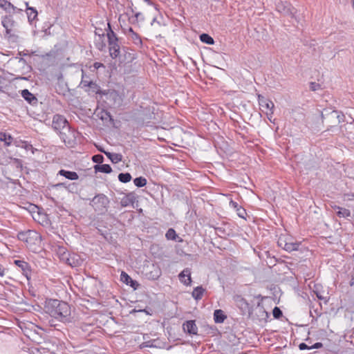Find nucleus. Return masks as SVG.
<instances>
[{
  "mask_svg": "<svg viewBox=\"0 0 354 354\" xmlns=\"http://www.w3.org/2000/svg\"><path fill=\"white\" fill-rule=\"evenodd\" d=\"M22 97L27 101L30 104L35 105L37 104V97L30 93L28 89H24L21 91Z\"/></svg>",
  "mask_w": 354,
  "mask_h": 354,
  "instance_id": "24",
  "label": "nucleus"
},
{
  "mask_svg": "<svg viewBox=\"0 0 354 354\" xmlns=\"http://www.w3.org/2000/svg\"><path fill=\"white\" fill-rule=\"evenodd\" d=\"M86 88H88V89L86 88V91H91L93 93L100 94L102 95V91H103V90H100V86L95 82H91V84Z\"/></svg>",
  "mask_w": 354,
  "mask_h": 354,
  "instance_id": "35",
  "label": "nucleus"
},
{
  "mask_svg": "<svg viewBox=\"0 0 354 354\" xmlns=\"http://www.w3.org/2000/svg\"><path fill=\"white\" fill-rule=\"evenodd\" d=\"M106 156L111 161V162L114 164L118 163L122 160V156L120 153H114L109 152L106 153Z\"/></svg>",
  "mask_w": 354,
  "mask_h": 354,
  "instance_id": "34",
  "label": "nucleus"
},
{
  "mask_svg": "<svg viewBox=\"0 0 354 354\" xmlns=\"http://www.w3.org/2000/svg\"><path fill=\"white\" fill-rule=\"evenodd\" d=\"M332 207L336 211V214L339 218H347L351 216V212L348 209L337 205H334Z\"/></svg>",
  "mask_w": 354,
  "mask_h": 354,
  "instance_id": "27",
  "label": "nucleus"
},
{
  "mask_svg": "<svg viewBox=\"0 0 354 354\" xmlns=\"http://www.w3.org/2000/svg\"><path fill=\"white\" fill-rule=\"evenodd\" d=\"M310 89L313 91H316L322 89V86L319 83L311 82H310Z\"/></svg>",
  "mask_w": 354,
  "mask_h": 354,
  "instance_id": "45",
  "label": "nucleus"
},
{
  "mask_svg": "<svg viewBox=\"0 0 354 354\" xmlns=\"http://www.w3.org/2000/svg\"><path fill=\"white\" fill-rule=\"evenodd\" d=\"M95 33L99 37H104L105 32L102 27H95Z\"/></svg>",
  "mask_w": 354,
  "mask_h": 354,
  "instance_id": "46",
  "label": "nucleus"
},
{
  "mask_svg": "<svg viewBox=\"0 0 354 354\" xmlns=\"http://www.w3.org/2000/svg\"><path fill=\"white\" fill-rule=\"evenodd\" d=\"M136 272L141 274L142 278L148 280H156L161 274L160 267H136Z\"/></svg>",
  "mask_w": 354,
  "mask_h": 354,
  "instance_id": "6",
  "label": "nucleus"
},
{
  "mask_svg": "<svg viewBox=\"0 0 354 354\" xmlns=\"http://www.w3.org/2000/svg\"><path fill=\"white\" fill-rule=\"evenodd\" d=\"M133 183L138 187H142L147 185V179L142 176H140L133 180Z\"/></svg>",
  "mask_w": 354,
  "mask_h": 354,
  "instance_id": "39",
  "label": "nucleus"
},
{
  "mask_svg": "<svg viewBox=\"0 0 354 354\" xmlns=\"http://www.w3.org/2000/svg\"><path fill=\"white\" fill-rule=\"evenodd\" d=\"M100 25H102L104 28V30H106V36L108 38L109 44L118 41V38L116 36L115 33L113 32V30L111 29V24L109 22L106 23L107 29L105 28L106 24L104 21H101L100 23Z\"/></svg>",
  "mask_w": 354,
  "mask_h": 354,
  "instance_id": "15",
  "label": "nucleus"
},
{
  "mask_svg": "<svg viewBox=\"0 0 354 354\" xmlns=\"http://www.w3.org/2000/svg\"><path fill=\"white\" fill-rule=\"evenodd\" d=\"M183 328L185 332L189 335H196L198 333V327L196 326L194 320L185 322L183 325Z\"/></svg>",
  "mask_w": 354,
  "mask_h": 354,
  "instance_id": "18",
  "label": "nucleus"
},
{
  "mask_svg": "<svg viewBox=\"0 0 354 354\" xmlns=\"http://www.w3.org/2000/svg\"><path fill=\"white\" fill-rule=\"evenodd\" d=\"M132 177L131 175L127 172V173H120L118 175V180L121 183H129L131 180Z\"/></svg>",
  "mask_w": 354,
  "mask_h": 354,
  "instance_id": "38",
  "label": "nucleus"
},
{
  "mask_svg": "<svg viewBox=\"0 0 354 354\" xmlns=\"http://www.w3.org/2000/svg\"><path fill=\"white\" fill-rule=\"evenodd\" d=\"M120 281L130 286L133 290H137L140 286L138 281L131 279L125 272H122L120 274Z\"/></svg>",
  "mask_w": 354,
  "mask_h": 354,
  "instance_id": "16",
  "label": "nucleus"
},
{
  "mask_svg": "<svg viewBox=\"0 0 354 354\" xmlns=\"http://www.w3.org/2000/svg\"><path fill=\"white\" fill-rule=\"evenodd\" d=\"M68 125V120L63 115L55 114L53 116L52 127L57 133Z\"/></svg>",
  "mask_w": 354,
  "mask_h": 354,
  "instance_id": "10",
  "label": "nucleus"
},
{
  "mask_svg": "<svg viewBox=\"0 0 354 354\" xmlns=\"http://www.w3.org/2000/svg\"><path fill=\"white\" fill-rule=\"evenodd\" d=\"M230 205L231 207H232L234 209H236L237 212V215L240 218H245V216L246 215V212L244 208H243L241 206H240L236 202L234 201H231L230 202Z\"/></svg>",
  "mask_w": 354,
  "mask_h": 354,
  "instance_id": "30",
  "label": "nucleus"
},
{
  "mask_svg": "<svg viewBox=\"0 0 354 354\" xmlns=\"http://www.w3.org/2000/svg\"><path fill=\"white\" fill-rule=\"evenodd\" d=\"M345 116L344 114H339L337 111H332L328 113H322V118L323 121L324 120H329L332 123H340L344 121Z\"/></svg>",
  "mask_w": 354,
  "mask_h": 354,
  "instance_id": "11",
  "label": "nucleus"
},
{
  "mask_svg": "<svg viewBox=\"0 0 354 354\" xmlns=\"http://www.w3.org/2000/svg\"><path fill=\"white\" fill-rule=\"evenodd\" d=\"M90 205L99 214H103L108 209L109 199L104 194H99L93 198L90 202Z\"/></svg>",
  "mask_w": 354,
  "mask_h": 354,
  "instance_id": "3",
  "label": "nucleus"
},
{
  "mask_svg": "<svg viewBox=\"0 0 354 354\" xmlns=\"http://www.w3.org/2000/svg\"><path fill=\"white\" fill-rule=\"evenodd\" d=\"M58 134L67 147H73L76 144L77 133L71 128L70 124L60 131Z\"/></svg>",
  "mask_w": 354,
  "mask_h": 354,
  "instance_id": "4",
  "label": "nucleus"
},
{
  "mask_svg": "<svg viewBox=\"0 0 354 354\" xmlns=\"http://www.w3.org/2000/svg\"><path fill=\"white\" fill-rule=\"evenodd\" d=\"M88 77L82 71V81L80 82V86L82 88H86L92 82L91 80H88Z\"/></svg>",
  "mask_w": 354,
  "mask_h": 354,
  "instance_id": "41",
  "label": "nucleus"
},
{
  "mask_svg": "<svg viewBox=\"0 0 354 354\" xmlns=\"http://www.w3.org/2000/svg\"><path fill=\"white\" fill-rule=\"evenodd\" d=\"M1 24L6 29V35H10L12 28L15 26L16 22L11 15L2 17Z\"/></svg>",
  "mask_w": 354,
  "mask_h": 354,
  "instance_id": "13",
  "label": "nucleus"
},
{
  "mask_svg": "<svg viewBox=\"0 0 354 354\" xmlns=\"http://www.w3.org/2000/svg\"><path fill=\"white\" fill-rule=\"evenodd\" d=\"M234 302L237 307H239L242 310H245L248 308L249 304L247 301L241 295H235L233 298Z\"/></svg>",
  "mask_w": 354,
  "mask_h": 354,
  "instance_id": "25",
  "label": "nucleus"
},
{
  "mask_svg": "<svg viewBox=\"0 0 354 354\" xmlns=\"http://www.w3.org/2000/svg\"><path fill=\"white\" fill-rule=\"evenodd\" d=\"M142 347H153V344L151 341L145 342L142 344Z\"/></svg>",
  "mask_w": 354,
  "mask_h": 354,
  "instance_id": "52",
  "label": "nucleus"
},
{
  "mask_svg": "<svg viewBox=\"0 0 354 354\" xmlns=\"http://www.w3.org/2000/svg\"><path fill=\"white\" fill-rule=\"evenodd\" d=\"M335 126H333V125H329V128L327 129L326 131H324V133L326 132L327 131H334V129H335Z\"/></svg>",
  "mask_w": 354,
  "mask_h": 354,
  "instance_id": "56",
  "label": "nucleus"
},
{
  "mask_svg": "<svg viewBox=\"0 0 354 354\" xmlns=\"http://www.w3.org/2000/svg\"><path fill=\"white\" fill-rule=\"evenodd\" d=\"M293 115H297V119H298L299 120H303L304 118V115L303 112L300 110L295 111L293 112Z\"/></svg>",
  "mask_w": 354,
  "mask_h": 354,
  "instance_id": "48",
  "label": "nucleus"
},
{
  "mask_svg": "<svg viewBox=\"0 0 354 354\" xmlns=\"http://www.w3.org/2000/svg\"><path fill=\"white\" fill-rule=\"evenodd\" d=\"M277 245L284 250L290 252L299 250L301 243L292 241V239L289 236L281 235L278 239Z\"/></svg>",
  "mask_w": 354,
  "mask_h": 354,
  "instance_id": "5",
  "label": "nucleus"
},
{
  "mask_svg": "<svg viewBox=\"0 0 354 354\" xmlns=\"http://www.w3.org/2000/svg\"><path fill=\"white\" fill-rule=\"evenodd\" d=\"M340 129L342 133L346 131L344 134L349 140H354V124L350 122L346 125L341 126Z\"/></svg>",
  "mask_w": 354,
  "mask_h": 354,
  "instance_id": "23",
  "label": "nucleus"
},
{
  "mask_svg": "<svg viewBox=\"0 0 354 354\" xmlns=\"http://www.w3.org/2000/svg\"><path fill=\"white\" fill-rule=\"evenodd\" d=\"M93 66L95 69H99L101 67L104 68V65L100 62H95Z\"/></svg>",
  "mask_w": 354,
  "mask_h": 354,
  "instance_id": "50",
  "label": "nucleus"
},
{
  "mask_svg": "<svg viewBox=\"0 0 354 354\" xmlns=\"http://www.w3.org/2000/svg\"><path fill=\"white\" fill-rule=\"evenodd\" d=\"M205 290L202 286H197L192 292V297L197 301L200 300L202 299Z\"/></svg>",
  "mask_w": 354,
  "mask_h": 354,
  "instance_id": "33",
  "label": "nucleus"
},
{
  "mask_svg": "<svg viewBox=\"0 0 354 354\" xmlns=\"http://www.w3.org/2000/svg\"><path fill=\"white\" fill-rule=\"evenodd\" d=\"M0 142H3L5 147H9L12 145L19 147V142L14 139L10 134L5 132H0Z\"/></svg>",
  "mask_w": 354,
  "mask_h": 354,
  "instance_id": "14",
  "label": "nucleus"
},
{
  "mask_svg": "<svg viewBox=\"0 0 354 354\" xmlns=\"http://www.w3.org/2000/svg\"><path fill=\"white\" fill-rule=\"evenodd\" d=\"M351 286H353L354 284V278H353L350 283Z\"/></svg>",
  "mask_w": 354,
  "mask_h": 354,
  "instance_id": "61",
  "label": "nucleus"
},
{
  "mask_svg": "<svg viewBox=\"0 0 354 354\" xmlns=\"http://www.w3.org/2000/svg\"><path fill=\"white\" fill-rule=\"evenodd\" d=\"M15 161L17 162L21 163V160L19 159H15Z\"/></svg>",
  "mask_w": 354,
  "mask_h": 354,
  "instance_id": "63",
  "label": "nucleus"
},
{
  "mask_svg": "<svg viewBox=\"0 0 354 354\" xmlns=\"http://www.w3.org/2000/svg\"><path fill=\"white\" fill-rule=\"evenodd\" d=\"M109 49L110 56L113 59H115L119 56L120 46L118 44V41L109 44Z\"/></svg>",
  "mask_w": 354,
  "mask_h": 354,
  "instance_id": "29",
  "label": "nucleus"
},
{
  "mask_svg": "<svg viewBox=\"0 0 354 354\" xmlns=\"http://www.w3.org/2000/svg\"><path fill=\"white\" fill-rule=\"evenodd\" d=\"M57 255L60 260V263H65L67 266H74L75 257H71L66 248L59 247L57 250Z\"/></svg>",
  "mask_w": 354,
  "mask_h": 354,
  "instance_id": "9",
  "label": "nucleus"
},
{
  "mask_svg": "<svg viewBox=\"0 0 354 354\" xmlns=\"http://www.w3.org/2000/svg\"><path fill=\"white\" fill-rule=\"evenodd\" d=\"M272 315L274 318L279 319L283 315V313L280 308L276 306L272 310Z\"/></svg>",
  "mask_w": 354,
  "mask_h": 354,
  "instance_id": "44",
  "label": "nucleus"
},
{
  "mask_svg": "<svg viewBox=\"0 0 354 354\" xmlns=\"http://www.w3.org/2000/svg\"><path fill=\"white\" fill-rule=\"evenodd\" d=\"M130 22L133 24H137L138 21H144L145 17L142 13L138 12H136L134 16L129 18Z\"/></svg>",
  "mask_w": 354,
  "mask_h": 354,
  "instance_id": "37",
  "label": "nucleus"
},
{
  "mask_svg": "<svg viewBox=\"0 0 354 354\" xmlns=\"http://www.w3.org/2000/svg\"><path fill=\"white\" fill-rule=\"evenodd\" d=\"M226 319L222 310H216L214 313V319L216 323H223Z\"/></svg>",
  "mask_w": 354,
  "mask_h": 354,
  "instance_id": "32",
  "label": "nucleus"
},
{
  "mask_svg": "<svg viewBox=\"0 0 354 354\" xmlns=\"http://www.w3.org/2000/svg\"><path fill=\"white\" fill-rule=\"evenodd\" d=\"M3 80H4L3 78L1 76H0V91H2L3 88V87L2 86V84L3 83Z\"/></svg>",
  "mask_w": 354,
  "mask_h": 354,
  "instance_id": "55",
  "label": "nucleus"
},
{
  "mask_svg": "<svg viewBox=\"0 0 354 354\" xmlns=\"http://www.w3.org/2000/svg\"><path fill=\"white\" fill-rule=\"evenodd\" d=\"M21 142L24 144V146H23V147H24L26 150L32 149V146L30 144H28L26 142Z\"/></svg>",
  "mask_w": 354,
  "mask_h": 354,
  "instance_id": "53",
  "label": "nucleus"
},
{
  "mask_svg": "<svg viewBox=\"0 0 354 354\" xmlns=\"http://www.w3.org/2000/svg\"><path fill=\"white\" fill-rule=\"evenodd\" d=\"M277 10L283 16L290 17L292 19H295L296 9L287 1H280L276 6Z\"/></svg>",
  "mask_w": 354,
  "mask_h": 354,
  "instance_id": "8",
  "label": "nucleus"
},
{
  "mask_svg": "<svg viewBox=\"0 0 354 354\" xmlns=\"http://www.w3.org/2000/svg\"><path fill=\"white\" fill-rule=\"evenodd\" d=\"M102 95L105 96L106 100L113 106H120L123 102L122 95L118 91L113 89L103 90Z\"/></svg>",
  "mask_w": 354,
  "mask_h": 354,
  "instance_id": "7",
  "label": "nucleus"
},
{
  "mask_svg": "<svg viewBox=\"0 0 354 354\" xmlns=\"http://www.w3.org/2000/svg\"><path fill=\"white\" fill-rule=\"evenodd\" d=\"M136 201L137 196L136 194L129 192L121 199L120 205L122 207H127L130 205H133Z\"/></svg>",
  "mask_w": 354,
  "mask_h": 354,
  "instance_id": "19",
  "label": "nucleus"
},
{
  "mask_svg": "<svg viewBox=\"0 0 354 354\" xmlns=\"http://www.w3.org/2000/svg\"><path fill=\"white\" fill-rule=\"evenodd\" d=\"M39 251H37V252H34L35 254L33 255H30L29 259L32 263L37 266V264L42 265L45 264L47 265V262L46 261L45 258L43 257L42 254L39 253ZM41 253H45L44 251L41 250L40 251Z\"/></svg>",
  "mask_w": 354,
  "mask_h": 354,
  "instance_id": "20",
  "label": "nucleus"
},
{
  "mask_svg": "<svg viewBox=\"0 0 354 354\" xmlns=\"http://www.w3.org/2000/svg\"><path fill=\"white\" fill-rule=\"evenodd\" d=\"M149 5H153V2L151 0H144Z\"/></svg>",
  "mask_w": 354,
  "mask_h": 354,
  "instance_id": "59",
  "label": "nucleus"
},
{
  "mask_svg": "<svg viewBox=\"0 0 354 354\" xmlns=\"http://www.w3.org/2000/svg\"><path fill=\"white\" fill-rule=\"evenodd\" d=\"M97 149H98V151H100V152H102V153H104L105 155H106V153H109V151H105V150H104L102 147H97Z\"/></svg>",
  "mask_w": 354,
  "mask_h": 354,
  "instance_id": "57",
  "label": "nucleus"
},
{
  "mask_svg": "<svg viewBox=\"0 0 354 354\" xmlns=\"http://www.w3.org/2000/svg\"><path fill=\"white\" fill-rule=\"evenodd\" d=\"M179 280L181 283L186 286H189L191 284L192 278H191V271L187 268L183 270L178 275Z\"/></svg>",
  "mask_w": 354,
  "mask_h": 354,
  "instance_id": "21",
  "label": "nucleus"
},
{
  "mask_svg": "<svg viewBox=\"0 0 354 354\" xmlns=\"http://www.w3.org/2000/svg\"><path fill=\"white\" fill-rule=\"evenodd\" d=\"M17 238L24 242L26 248L32 252L41 251V236L35 230L21 231L18 232Z\"/></svg>",
  "mask_w": 354,
  "mask_h": 354,
  "instance_id": "2",
  "label": "nucleus"
},
{
  "mask_svg": "<svg viewBox=\"0 0 354 354\" xmlns=\"http://www.w3.org/2000/svg\"><path fill=\"white\" fill-rule=\"evenodd\" d=\"M272 116V115H268V120H269L270 121H272V120H271Z\"/></svg>",
  "mask_w": 354,
  "mask_h": 354,
  "instance_id": "62",
  "label": "nucleus"
},
{
  "mask_svg": "<svg viewBox=\"0 0 354 354\" xmlns=\"http://www.w3.org/2000/svg\"><path fill=\"white\" fill-rule=\"evenodd\" d=\"M100 119L102 120H109L110 122H113V119L111 113L107 111H102L100 113Z\"/></svg>",
  "mask_w": 354,
  "mask_h": 354,
  "instance_id": "40",
  "label": "nucleus"
},
{
  "mask_svg": "<svg viewBox=\"0 0 354 354\" xmlns=\"http://www.w3.org/2000/svg\"><path fill=\"white\" fill-rule=\"evenodd\" d=\"M58 175L62 176L66 178L71 180H75L79 178V176L75 171H68L65 169H60L58 171Z\"/></svg>",
  "mask_w": 354,
  "mask_h": 354,
  "instance_id": "26",
  "label": "nucleus"
},
{
  "mask_svg": "<svg viewBox=\"0 0 354 354\" xmlns=\"http://www.w3.org/2000/svg\"><path fill=\"white\" fill-rule=\"evenodd\" d=\"M258 101L259 106L263 109L262 111H263V109L267 110V115L273 114V109L274 107V105L271 100L266 98L261 95H258Z\"/></svg>",
  "mask_w": 354,
  "mask_h": 354,
  "instance_id": "12",
  "label": "nucleus"
},
{
  "mask_svg": "<svg viewBox=\"0 0 354 354\" xmlns=\"http://www.w3.org/2000/svg\"><path fill=\"white\" fill-rule=\"evenodd\" d=\"M19 263H20V261L15 260V263L17 266H21V265L19 264Z\"/></svg>",
  "mask_w": 354,
  "mask_h": 354,
  "instance_id": "60",
  "label": "nucleus"
},
{
  "mask_svg": "<svg viewBox=\"0 0 354 354\" xmlns=\"http://www.w3.org/2000/svg\"><path fill=\"white\" fill-rule=\"evenodd\" d=\"M0 8L10 14L11 13L10 10H12V13L21 12L23 11L22 9L18 8L6 0H3V1L0 0Z\"/></svg>",
  "mask_w": 354,
  "mask_h": 354,
  "instance_id": "17",
  "label": "nucleus"
},
{
  "mask_svg": "<svg viewBox=\"0 0 354 354\" xmlns=\"http://www.w3.org/2000/svg\"><path fill=\"white\" fill-rule=\"evenodd\" d=\"M91 159L94 162L97 163V165H100L104 161V157L101 154L94 155L92 156Z\"/></svg>",
  "mask_w": 354,
  "mask_h": 354,
  "instance_id": "43",
  "label": "nucleus"
},
{
  "mask_svg": "<svg viewBox=\"0 0 354 354\" xmlns=\"http://www.w3.org/2000/svg\"><path fill=\"white\" fill-rule=\"evenodd\" d=\"M21 268L22 269L23 274L26 276L27 279L29 280L30 278V273H29L30 272L29 268L30 267H21Z\"/></svg>",
  "mask_w": 354,
  "mask_h": 354,
  "instance_id": "47",
  "label": "nucleus"
},
{
  "mask_svg": "<svg viewBox=\"0 0 354 354\" xmlns=\"http://www.w3.org/2000/svg\"><path fill=\"white\" fill-rule=\"evenodd\" d=\"M165 237L168 240H176L178 239V242H182L183 241V239L181 238H180L176 231L173 229V228H169L166 234H165Z\"/></svg>",
  "mask_w": 354,
  "mask_h": 354,
  "instance_id": "31",
  "label": "nucleus"
},
{
  "mask_svg": "<svg viewBox=\"0 0 354 354\" xmlns=\"http://www.w3.org/2000/svg\"><path fill=\"white\" fill-rule=\"evenodd\" d=\"M20 62H25L26 61H25V59H23V58H21V59H20Z\"/></svg>",
  "mask_w": 354,
  "mask_h": 354,
  "instance_id": "64",
  "label": "nucleus"
},
{
  "mask_svg": "<svg viewBox=\"0 0 354 354\" xmlns=\"http://www.w3.org/2000/svg\"><path fill=\"white\" fill-rule=\"evenodd\" d=\"M46 309L51 317L65 324L73 323L71 307L66 302L57 299H51L48 301Z\"/></svg>",
  "mask_w": 354,
  "mask_h": 354,
  "instance_id": "1",
  "label": "nucleus"
},
{
  "mask_svg": "<svg viewBox=\"0 0 354 354\" xmlns=\"http://www.w3.org/2000/svg\"><path fill=\"white\" fill-rule=\"evenodd\" d=\"M200 40L206 44L212 45L214 44V39L207 33H203L200 35Z\"/></svg>",
  "mask_w": 354,
  "mask_h": 354,
  "instance_id": "36",
  "label": "nucleus"
},
{
  "mask_svg": "<svg viewBox=\"0 0 354 354\" xmlns=\"http://www.w3.org/2000/svg\"><path fill=\"white\" fill-rule=\"evenodd\" d=\"M24 4L26 6V12L28 21L30 24H32V22L37 19L38 12L35 8L30 7L28 2H24Z\"/></svg>",
  "mask_w": 354,
  "mask_h": 354,
  "instance_id": "22",
  "label": "nucleus"
},
{
  "mask_svg": "<svg viewBox=\"0 0 354 354\" xmlns=\"http://www.w3.org/2000/svg\"><path fill=\"white\" fill-rule=\"evenodd\" d=\"M5 268L3 267H0V276L3 277L4 275Z\"/></svg>",
  "mask_w": 354,
  "mask_h": 354,
  "instance_id": "58",
  "label": "nucleus"
},
{
  "mask_svg": "<svg viewBox=\"0 0 354 354\" xmlns=\"http://www.w3.org/2000/svg\"><path fill=\"white\" fill-rule=\"evenodd\" d=\"M129 37L131 39V40L133 41L135 44L142 45V39L138 33L135 32L132 34V35H131Z\"/></svg>",
  "mask_w": 354,
  "mask_h": 354,
  "instance_id": "42",
  "label": "nucleus"
},
{
  "mask_svg": "<svg viewBox=\"0 0 354 354\" xmlns=\"http://www.w3.org/2000/svg\"><path fill=\"white\" fill-rule=\"evenodd\" d=\"M322 346H323L322 343H321V342H316L315 344H314L313 346H310V348L311 349L320 348Z\"/></svg>",
  "mask_w": 354,
  "mask_h": 354,
  "instance_id": "51",
  "label": "nucleus"
},
{
  "mask_svg": "<svg viewBox=\"0 0 354 354\" xmlns=\"http://www.w3.org/2000/svg\"><path fill=\"white\" fill-rule=\"evenodd\" d=\"M93 169L95 173L101 172L104 174H110L112 172V168L108 164L95 165Z\"/></svg>",
  "mask_w": 354,
  "mask_h": 354,
  "instance_id": "28",
  "label": "nucleus"
},
{
  "mask_svg": "<svg viewBox=\"0 0 354 354\" xmlns=\"http://www.w3.org/2000/svg\"><path fill=\"white\" fill-rule=\"evenodd\" d=\"M299 348L300 350H305V349H308V350H310V346H308L305 343H301L299 345Z\"/></svg>",
  "mask_w": 354,
  "mask_h": 354,
  "instance_id": "49",
  "label": "nucleus"
},
{
  "mask_svg": "<svg viewBox=\"0 0 354 354\" xmlns=\"http://www.w3.org/2000/svg\"><path fill=\"white\" fill-rule=\"evenodd\" d=\"M136 32H134V30H133L132 28H129L128 29V32H127V35L129 37H130L131 35H132V34L135 33Z\"/></svg>",
  "mask_w": 354,
  "mask_h": 354,
  "instance_id": "54",
  "label": "nucleus"
}]
</instances>
